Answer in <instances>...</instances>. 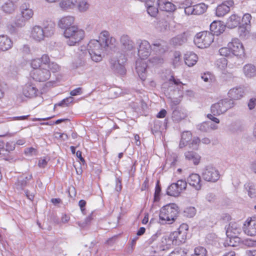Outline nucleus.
I'll return each mask as SVG.
<instances>
[{"mask_svg": "<svg viewBox=\"0 0 256 256\" xmlns=\"http://www.w3.org/2000/svg\"><path fill=\"white\" fill-rule=\"evenodd\" d=\"M188 230V225L186 224H182L180 226L178 230L170 234L174 244L180 245L185 242Z\"/></svg>", "mask_w": 256, "mask_h": 256, "instance_id": "obj_10", "label": "nucleus"}, {"mask_svg": "<svg viewBox=\"0 0 256 256\" xmlns=\"http://www.w3.org/2000/svg\"><path fill=\"white\" fill-rule=\"evenodd\" d=\"M88 50L91 59L96 62L102 60V54L105 50L103 42L100 40H92L88 44Z\"/></svg>", "mask_w": 256, "mask_h": 256, "instance_id": "obj_5", "label": "nucleus"}, {"mask_svg": "<svg viewBox=\"0 0 256 256\" xmlns=\"http://www.w3.org/2000/svg\"><path fill=\"white\" fill-rule=\"evenodd\" d=\"M166 120L162 122L160 120H156L154 122V126L152 127V132L153 134L158 132H162L166 128Z\"/></svg>", "mask_w": 256, "mask_h": 256, "instance_id": "obj_37", "label": "nucleus"}, {"mask_svg": "<svg viewBox=\"0 0 256 256\" xmlns=\"http://www.w3.org/2000/svg\"><path fill=\"white\" fill-rule=\"evenodd\" d=\"M228 60L226 58L219 59L216 62L218 67L220 70H224L227 66Z\"/></svg>", "mask_w": 256, "mask_h": 256, "instance_id": "obj_52", "label": "nucleus"}, {"mask_svg": "<svg viewBox=\"0 0 256 256\" xmlns=\"http://www.w3.org/2000/svg\"><path fill=\"white\" fill-rule=\"evenodd\" d=\"M244 230L246 234L250 236L256 235V216L248 219L244 224Z\"/></svg>", "mask_w": 256, "mask_h": 256, "instance_id": "obj_16", "label": "nucleus"}, {"mask_svg": "<svg viewBox=\"0 0 256 256\" xmlns=\"http://www.w3.org/2000/svg\"><path fill=\"white\" fill-rule=\"evenodd\" d=\"M242 72L247 78H252L256 76V66L252 64H246L242 68Z\"/></svg>", "mask_w": 256, "mask_h": 256, "instance_id": "obj_26", "label": "nucleus"}, {"mask_svg": "<svg viewBox=\"0 0 256 256\" xmlns=\"http://www.w3.org/2000/svg\"><path fill=\"white\" fill-rule=\"evenodd\" d=\"M147 64L145 60L138 59L136 62V70L140 78L144 80L146 76Z\"/></svg>", "mask_w": 256, "mask_h": 256, "instance_id": "obj_17", "label": "nucleus"}, {"mask_svg": "<svg viewBox=\"0 0 256 256\" xmlns=\"http://www.w3.org/2000/svg\"><path fill=\"white\" fill-rule=\"evenodd\" d=\"M168 26V22L164 20L159 21L156 24V27L160 30L163 31L166 30Z\"/></svg>", "mask_w": 256, "mask_h": 256, "instance_id": "obj_57", "label": "nucleus"}, {"mask_svg": "<svg viewBox=\"0 0 256 256\" xmlns=\"http://www.w3.org/2000/svg\"><path fill=\"white\" fill-rule=\"evenodd\" d=\"M188 116L186 110L180 108H176L174 110L172 114V118L176 122H179L184 119Z\"/></svg>", "mask_w": 256, "mask_h": 256, "instance_id": "obj_30", "label": "nucleus"}, {"mask_svg": "<svg viewBox=\"0 0 256 256\" xmlns=\"http://www.w3.org/2000/svg\"><path fill=\"white\" fill-rule=\"evenodd\" d=\"M160 8L166 12H172L176 10V7L175 5L170 2L161 0Z\"/></svg>", "mask_w": 256, "mask_h": 256, "instance_id": "obj_40", "label": "nucleus"}, {"mask_svg": "<svg viewBox=\"0 0 256 256\" xmlns=\"http://www.w3.org/2000/svg\"><path fill=\"white\" fill-rule=\"evenodd\" d=\"M187 183L184 180H179L176 182L172 184L167 188L166 194L172 196H178L186 188Z\"/></svg>", "mask_w": 256, "mask_h": 256, "instance_id": "obj_11", "label": "nucleus"}, {"mask_svg": "<svg viewBox=\"0 0 256 256\" xmlns=\"http://www.w3.org/2000/svg\"><path fill=\"white\" fill-rule=\"evenodd\" d=\"M226 228L227 237L238 236L241 232L240 226L236 222H230Z\"/></svg>", "mask_w": 256, "mask_h": 256, "instance_id": "obj_21", "label": "nucleus"}, {"mask_svg": "<svg viewBox=\"0 0 256 256\" xmlns=\"http://www.w3.org/2000/svg\"><path fill=\"white\" fill-rule=\"evenodd\" d=\"M146 6H160V0H147L145 2Z\"/></svg>", "mask_w": 256, "mask_h": 256, "instance_id": "obj_59", "label": "nucleus"}, {"mask_svg": "<svg viewBox=\"0 0 256 256\" xmlns=\"http://www.w3.org/2000/svg\"><path fill=\"white\" fill-rule=\"evenodd\" d=\"M138 56L140 59H146L150 54L152 50L158 54L163 53L166 49L162 45V42H156L152 44V48L146 40H139L137 41Z\"/></svg>", "mask_w": 256, "mask_h": 256, "instance_id": "obj_2", "label": "nucleus"}, {"mask_svg": "<svg viewBox=\"0 0 256 256\" xmlns=\"http://www.w3.org/2000/svg\"><path fill=\"white\" fill-rule=\"evenodd\" d=\"M201 78L205 82H210L212 80V76L209 72H205L201 74Z\"/></svg>", "mask_w": 256, "mask_h": 256, "instance_id": "obj_60", "label": "nucleus"}, {"mask_svg": "<svg viewBox=\"0 0 256 256\" xmlns=\"http://www.w3.org/2000/svg\"><path fill=\"white\" fill-rule=\"evenodd\" d=\"M126 61V56L120 54L118 58L114 57L110 60V68L111 70L116 74L124 75L126 74V69L124 64Z\"/></svg>", "mask_w": 256, "mask_h": 256, "instance_id": "obj_7", "label": "nucleus"}, {"mask_svg": "<svg viewBox=\"0 0 256 256\" xmlns=\"http://www.w3.org/2000/svg\"><path fill=\"white\" fill-rule=\"evenodd\" d=\"M220 54L224 56H232V52L229 46L222 48L219 50Z\"/></svg>", "mask_w": 256, "mask_h": 256, "instance_id": "obj_54", "label": "nucleus"}, {"mask_svg": "<svg viewBox=\"0 0 256 256\" xmlns=\"http://www.w3.org/2000/svg\"><path fill=\"white\" fill-rule=\"evenodd\" d=\"M30 66L34 70L32 72V78L38 82H46L51 76V72L55 73L60 70V66L56 62L51 61L47 54H44L40 58L31 60Z\"/></svg>", "mask_w": 256, "mask_h": 256, "instance_id": "obj_1", "label": "nucleus"}, {"mask_svg": "<svg viewBox=\"0 0 256 256\" xmlns=\"http://www.w3.org/2000/svg\"><path fill=\"white\" fill-rule=\"evenodd\" d=\"M188 36L186 33H183L182 34L178 35L172 38L170 41L172 44L174 46H181L186 42Z\"/></svg>", "mask_w": 256, "mask_h": 256, "instance_id": "obj_35", "label": "nucleus"}, {"mask_svg": "<svg viewBox=\"0 0 256 256\" xmlns=\"http://www.w3.org/2000/svg\"><path fill=\"white\" fill-rule=\"evenodd\" d=\"M178 214V208L175 204H169L162 206L160 212V219L165 223H173Z\"/></svg>", "mask_w": 256, "mask_h": 256, "instance_id": "obj_4", "label": "nucleus"}, {"mask_svg": "<svg viewBox=\"0 0 256 256\" xmlns=\"http://www.w3.org/2000/svg\"><path fill=\"white\" fill-rule=\"evenodd\" d=\"M120 41L122 50L124 52L130 51L134 49V42L128 35L124 34L122 36Z\"/></svg>", "mask_w": 256, "mask_h": 256, "instance_id": "obj_20", "label": "nucleus"}, {"mask_svg": "<svg viewBox=\"0 0 256 256\" xmlns=\"http://www.w3.org/2000/svg\"><path fill=\"white\" fill-rule=\"evenodd\" d=\"M208 122H204L199 125L198 129L202 132H208L209 130L208 126Z\"/></svg>", "mask_w": 256, "mask_h": 256, "instance_id": "obj_62", "label": "nucleus"}, {"mask_svg": "<svg viewBox=\"0 0 256 256\" xmlns=\"http://www.w3.org/2000/svg\"><path fill=\"white\" fill-rule=\"evenodd\" d=\"M182 62L181 54L180 52H175L174 54L172 64L174 67L180 65Z\"/></svg>", "mask_w": 256, "mask_h": 256, "instance_id": "obj_49", "label": "nucleus"}, {"mask_svg": "<svg viewBox=\"0 0 256 256\" xmlns=\"http://www.w3.org/2000/svg\"><path fill=\"white\" fill-rule=\"evenodd\" d=\"M76 3L78 10L80 12H86L90 8V4L88 0H79Z\"/></svg>", "mask_w": 256, "mask_h": 256, "instance_id": "obj_41", "label": "nucleus"}, {"mask_svg": "<svg viewBox=\"0 0 256 256\" xmlns=\"http://www.w3.org/2000/svg\"><path fill=\"white\" fill-rule=\"evenodd\" d=\"M30 37L35 41L40 42L44 40L42 27L38 25L33 26L30 30Z\"/></svg>", "mask_w": 256, "mask_h": 256, "instance_id": "obj_19", "label": "nucleus"}, {"mask_svg": "<svg viewBox=\"0 0 256 256\" xmlns=\"http://www.w3.org/2000/svg\"><path fill=\"white\" fill-rule=\"evenodd\" d=\"M207 251L206 249L202 246H198L194 248V254L192 256H206Z\"/></svg>", "mask_w": 256, "mask_h": 256, "instance_id": "obj_48", "label": "nucleus"}, {"mask_svg": "<svg viewBox=\"0 0 256 256\" xmlns=\"http://www.w3.org/2000/svg\"><path fill=\"white\" fill-rule=\"evenodd\" d=\"M161 235V232L160 231H157L156 234H153L148 240L147 243L151 245L152 248L154 249V250H156V247L154 246V244L158 245V242H160V240H158V237Z\"/></svg>", "mask_w": 256, "mask_h": 256, "instance_id": "obj_39", "label": "nucleus"}, {"mask_svg": "<svg viewBox=\"0 0 256 256\" xmlns=\"http://www.w3.org/2000/svg\"><path fill=\"white\" fill-rule=\"evenodd\" d=\"M186 252L182 248H176L170 254L169 256H185Z\"/></svg>", "mask_w": 256, "mask_h": 256, "instance_id": "obj_56", "label": "nucleus"}, {"mask_svg": "<svg viewBox=\"0 0 256 256\" xmlns=\"http://www.w3.org/2000/svg\"><path fill=\"white\" fill-rule=\"evenodd\" d=\"M232 52V56L238 58H243L245 56V50L241 41L238 38H234L228 44Z\"/></svg>", "mask_w": 256, "mask_h": 256, "instance_id": "obj_9", "label": "nucleus"}, {"mask_svg": "<svg viewBox=\"0 0 256 256\" xmlns=\"http://www.w3.org/2000/svg\"><path fill=\"white\" fill-rule=\"evenodd\" d=\"M66 44L70 46H76L84 38L85 32L76 26H72L64 31Z\"/></svg>", "mask_w": 256, "mask_h": 256, "instance_id": "obj_3", "label": "nucleus"}, {"mask_svg": "<svg viewBox=\"0 0 256 256\" xmlns=\"http://www.w3.org/2000/svg\"><path fill=\"white\" fill-rule=\"evenodd\" d=\"M200 142V140L198 138L194 137L192 138V140L189 142L187 146H188L190 148L197 150L198 148Z\"/></svg>", "mask_w": 256, "mask_h": 256, "instance_id": "obj_46", "label": "nucleus"}, {"mask_svg": "<svg viewBox=\"0 0 256 256\" xmlns=\"http://www.w3.org/2000/svg\"><path fill=\"white\" fill-rule=\"evenodd\" d=\"M13 42L6 35L0 36V52H6L12 47Z\"/></svg>", "mask_w": 256, "mask_h": 256, "instance_id": "obj_23", "label": "nucleus"}, {"mask_svg": "<svg viewBox=\"0 0 256 256\" xmlns=\"http://www.w3.org/2000/svg\"><path fill=\"white\" fill-rule=\"evenodd\" d=\"M100 40L103 42L105 50L108 48L112 50L116 46V39L114 37H110V34L108 31L104 30L100 32Z\"/></svg>", "mask_w": 256, "mask_h": 256, "instance_id": "obj_14", "label": "nucleus"}, {"mask_svg": "<svg viewBox=\"0 0 256 256\" xmlns=\"http://www.w3.org/2000/svg\"><path fill=\"white\" fill-rule=\"evenodd\" d=\"M256 105V98H252L250 100L248 106V108L250 110L254 109Z\"/></svg>", "mask_w": 256, "mask_h": 256, "instance_id": "obj_64", "label": "nucleus"}, {"mask_svg": "<svg viewBox=\"0 0 256 256\" xmlns=\"http://www.w3.org/2000/svg\"><path fill=\"white\" fill-rule=\"evenodd\" d=\"M240 16L236 14H232L227 19L226 26L228 28H234L240 24Z\"/></svg>", "mask_w": 256, "mask_h": 256, "instance_id": "obj_24", "label": "nucleus"}, {"mask_svg": "<svg viewBox=\"0 0 256 256\" xmlns=\"http://www.w3.org/2000/svg\"><path fill=\"white\" fill-rule=\"evenodd\" d=\"M210 30L213 32V36H218L222 33L224 30V26L221 24L220 21H214L210 25Z\"/></svg>", "mask_w": 256, "mask_h": 256, "instance_id": "obj_32", "label": "nucleus"}, {"mask_svg": "<svg viewBox=\"0 0 256 256\" xmlns=\"http://www.w3.org/2000/svg\"><path fill=\"white\" fill-rule=\"evenodd\" d=\"M234 104V102L232 100H222L212 106L211 112L214 115H220L233 108Z\"/></svg>", "mask_w": 256, "mask_h": 256, "instance_id": "obj_8", "label": "nucleus"}, {"mask_svg": "<svg viewBox=\"0 0 256 256\" xmlns=\"http://www.w3.org/2000/svg\"><path fill=\"white\" fill-rule=\"evenodd\" d=\"M148 14L152 17H155L158 13V8L159 6H146Z\"/></svg>", "mask_w": 256, "mask_h": 256, "instance_id": "obj_51", "label": "nucleus"}, {"mask_svg": "<svg viewBox=\"0 0 256 256\" xmlns=\"http://www.w3.org/2000/svg\"><path fill=\"white\" fill-rule=\"evenodd\" d=\"M192 134L189 131L184 132L181 134V138L179 144V148H182L188 145L192 140Z\"/></svg>", "mask_w": 256, "mask_h": 256, "instance_id": "obj_33", "label": "nucleus"}, {"mask_svg": "<svg viewBox=\"0 0 256 256\" xmlns=\"http://www.w3.org/2000/svg\"><path fill=\"white\" fill-rule=\"evenodd\" d=\"M173 244H174L170 234L165 235L160 240L158 245L154 244L156 247L154 252L168 250Z\"/></svg>", "mask_w": 256, "mask_h": 256, "instance_id": "obj_15", "label": "nucleus"}, {"mask_svg": "<svg viewBox=\"0 0 256 256\" xmlns=\"http://www.w3.org/2000/svg\"><path fill=\"white\" fill-rule=\"evenodd\" d=\"M187 182L197 190L201 189L202 186L201 178L197 174H190L187 178Z\"/></svg>", "mask_w": 256, "mask_h": 256, "instance_id": "obj_22", "label": "nucleus"}, {"mask_svg": "<svg viewBox=\"0 0 256 256\" xmlns=\"http://www.w3.org/2000/svg\"><path fill=\"white\" fill-rule=\"evenodd\" d=\"M232 0L224 1L218 5L216 10V15L218 17H223L230 11V8L233 5Z\"/></svg>", "mask_w": 256, "mask_h": 256, "instance_id": "obj_18", "label": "nucleus"}, {"mask_svg": "<svg viewBox=\"0 0 256 256\" xmlns=\"http://www.w3.org/2000/svg\"><path fill=\"white\" fill-rule=\"evenodd\" d=\"M32 178V175L20 176L18 177L17 182L14 184V188L18 191L24 190L28 181Z\"/></svg>", "mask_w": 256, "mask_h": 256, "instance_id": "obj_27", "label": "nucleus"}, {"mask_svg": "<svg viewBox=\"0 0 256 256\" xmlns=\"http://www.w3.org/2000/svg\"><path fill=\"white\" fill-rule=\"evenodd\" d=\"M20 14L24 20H28L32 17L34 15L33 10L29 8L26 4H22L20 6Z\"/></svg>", "mask_w": 256, "mask_h": 256, "instance_id": "obj_36", "label": "nucleus"}, {"mask_svg": "<svg viewBox=\"0 0 256 256\" xmlns=\"http://www.w3.org/2000/svg\"><path fill=\"white\" fill-rule=\"evenodd\" d=\"M184 60L186 65L192 67L197 62L198 56L192 52H188L184 54Z\"/></svg>", "mask_w": 256, "mask_h": 256, "instance_id": "obj_28", "label": "nucleus"}, {"mask_svg": "<svg viewBox=\"0 0 256 256\" xmlns=\"http://www.w3.org/2000/svg\"><path fill=\"white\" fill-rule=\"evenodd\" d=\"M38 90L32 84H26L22 88V95L18 94L17 96V100L19 102L25 100L26 98H32L37 96Z\"/></svg>", "mask_w": 256, "mask_h": 256, "instance_id": "obj_13", "label": "nucleus"}, {"mask_svg": "<svg viewBox=\"0 0 256 256\" xmlns=\"http://www.w3.org/2000/svg\"><path fill=\"white\" fill-rule=\"evenodd\" d=\"M184 212L186 214L187 216L192 218L196 214V210L194 207H190L186 208Z\"/></svg>", "mask_w": 256, "mask_h": 256, "instance_id": "obj_58", "label": "nucleus"}, {"mask_svg": "<svg viewBox=\"0 0 256 256\" xmlns=\"http://www.w3.org/2000/svg\"><path fill=\"white\" fill-rule=\"evenodd\" d=\"M74 98L70 96L64 99L60 102L58 103L57 105L62 106H68L72 102Z\"/></svg>", "mask_w": 256, "mask_h": 256, "instance_id": "obj_55", "label": "nucleus"}, {"mask_svg": "<svg viewBox=\"0 0 256 256\" xmlns=\"http://www.w3.org/2000/svg\"><path fill=\"white\" fill-rule=\"evenodd\" d=\"M15 4L16 2L8 0L2 6L3 10L8 14L13 12L16 8Z\"/></svg>", "mask_w": 256, "mask_h": 256, "instance_id": "obj_42", "label": "nucleus"}, {"mask_svg": "<svg viewBox=\"0 0 256 256\" xmlns=\"http://www.w3.org/2000/svg\"><path fill=\"white\" fill-rule=\"evenodd\" d=\"M86 63V61L85 59L82 58L74 62L72 64V66L74 68H78L84 66Z\"/></svg>", "mask_w": 256, "mask_h": 256, "instance_id": "obj_53", "label": "nucleus"}, {"mask_svg": "<svg viewBox=\"0 0 256 256\" xmlns=\"http://www.w3.org/2000/svg\"><path fill=\"white\" fill-rule=\"evenodd\" d=\"M76 4V0H62L59 3V6L62 9L67 10L74 8Z\"/></svg>", "mask_w": 256, "mask_h": 256, "instance_id": "obj_38", "label": "nucleus"}, {"mask_svg": "<svg viewBox=\"0 0 256 256\" xmlns=\"http://www.w3.org/2000/svg\"><path fill=\"white\" fill-rule=\"evenodd\" d=\"M238 26L240 36L242 38H248L250 36V30L248 26L240 24Z\"/></svg>", "mask_w": 256, "mask_h": 256, "instance_id": "obj_43", "label": "nucleus"}, {"mask_svg": "<svg viewBox=\"0 0 256 256\" xmlns=\"http://www.w3.org/2000/svg\"><path fill=\"white\" fill-rule=\"evenodd\" d=\"M194 14L200 15L204 14L208 6L204 3H200L194 6Z\"/></svg>", "mask_w": 256, "mask_h": 256, "instance_id": "obj_44", "label": "nucleus"}, {"mask_svg": "<svg viewBox=\"0 0 256 256\" xmlns=\"http://www.w3.org/2000/svg\"><path fill=\"white\" fill-rule=\"evenodd\" d=\"M244 88L241 87H236L231 88L228 92V96L230 100H238L240 99L244 96Z\"/></svg>", "mask_w": 256, "mask_h": 256, "instance_id": "obj_29", "label": "nucleus"}, {"mask_svg": "<svg viewBox=\"0 0 256 256\" xmlns=\"http://www.w3.org/2000/svg\"><path fill=\"white\" fill-rule=\"evenodd\" d=\"M181 97L179 98H173L170 100V104L172 107L178 105L181 102Z\"/></svg>", "mask_w": 256, "mask_h": 256, "instance_id": "obj_63", "label": "nucleus"}, {"mask_svg": "<svg viewBox=\"0 0 256 256\" xmlns=\"http://www.w3.org/2000/svg\"><path fill=\"white\" fill-rule=\"evenodd\" d=\"M75 18L73 16H68L61 18L58 22V26L66 30L70 28L74 22Z\"/></svg>", "mask_w": 256, "mask_h": 256, "instance_id": "obj_25", "label": "nucleus"}, {"mask_svg": "<svg viewBox=\"0 0 256 256\" xmlns=\"http://www.w3.org/2000/svg\"><path fill=\"white\" fill-rule=\"evenodd\" d=\"M26 21H27L26 20H24V18L22 17L21 18H18L16 20L15 25L17 27H23L25 26Z\"/></svg>", "mask_w": 256, "mask_h": 256, "instance_id": "obj_61", "label": "nucleus"}, {"mask_svg": "<svg viewBox=\"0 0 256 256\" xmlns=\"http://www.w3.org/2000/svg\"><path fill=\"white\" fill-rule=\"evenodd\" d=\"M202 176L204 180L212 182H216L220 178L218 170L212 166H206L202 170Z\"/></svg>", "mask_w": 256, "mask_h": 256, "instance_id": "obj_12", "label": "nucleus"}, {"mask_svg": "<svg viewBox=\"0 0 256 256\" xmlns=\"http://www.w3.org/2000/svg\"><path fill=\"white\" fill-rule=\"evenodd\" d=\"M244 186L250 197L253 198L256 196V190L253 184L248 183Z\"/></svg>", "mask_w": 256, "mask_h": 256, "instance_id": "obj_45", "label": "nucleus"}, {"mask_svg": "<svg viewBox=\"0 0 256 256\" xmlns=\"http://www.w3.org/2000/svg\"><path fill=\"white\" fill-rule=\"evenodd\" d=\"M214 36L210 32L204 31L198 33L194 40V44L200 48L208 47L213 42Z\"/></svg>", "mask_w": 256, "mask_h": 256, "instance_id": "obj_6", "label": "nucleus"}, {"mask_svg": "<svg viewBox=\"0 0 256 256\" xmlns=\"http://www.w3.org/2000/svg\"><path fill=\"white\" fill-rule=\"evenodd\" d=\"M252 16L250 14L246 13L241 18L240 24L242 26H249L250 24Z\"/></svg>", "mask_w": 256, "mask_h": 256, "instance_id": "obj_50", "label": "nucleus"}, {"mask_svg": "<svg viewBox=\"0 0 256 256\" xmlns=\"http://www.w3.org/2000/svg\"><path fill=\"white\" fill-rule=\"evenodd\" d=\"M240 240L238 236L227 237L226 244L230 246H236L240 242Z\"/></svg>", "mask_w": 256, "mask_h": 256, "instance_id": "obj_47", "label": "nucleus"}, {"mask_svg": "<svg viewBox=\"0 0 256 256\" xmlns=\"http://www.w3.org/2000/svg\"><path fill=\"white\" fill-rule=\"evenodd\" d=\"M184 155L186 160L192 162L196 166L199 164L201 156L198 152L188 151L184 152Z\"/></svg>", "mask_w": 256, "mask_h": 256, "instance_id": "obj_31", "label": "nucleus"}, {"mask_svg": "<svg viewBox=\"0 0 256 256\" xmlns=\"http://www.w3.org/2000/svg\"><path fill=\"white\" fill-rule=\"evenodd\" d=\"M45 38L50 37L54 34L55 32V24L52 22H47L42 28Z\"/></svg>", "mask_w": 256, "mask_h": 256, "instance_id": "obj_34", "label": "nucleus"}]
</instances>
